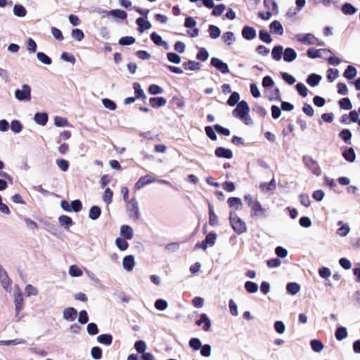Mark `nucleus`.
<instances>
[{
    "mask_svg": "<svg viewBox=\"0 0 360 360\" xmlns=\"http://www.w3.org/2000/svg\"><path fill=\"white\" fill-rule=\"evenodd\" d=\"M155 307L157 309L163 311L167 308L168 304L167 301L162 299H159L157 300L156 302H155Z\"/></svg>",
    "mask_w": 360,
    "mask_h": 360,
    "instance_id": "0e129e2a",
    "label": "nucleus"
},
{
    "mask_svg": "<svg viewBox=\"0 0 360 360\" xmlns=\"http://www.w3.org/2000/svg\"><path fill=\"white\" fill-rule=\"evenodd\" d=\"M229 221L233 231L238 234H242L247 231L245 222L238 216L234 211L229 213Z\"/></svg>",
    "mask_w": 360,
    "mask_h": 360,
    "instance_id": "7ed1b4c3",
    "label": "nucleus"
},
{
    "mask_svg": "<svg viewBox=\"0 0 360 360\" xmlns=\"http://www.w3.org/2000/svg\"><path fill=\"white\" fill-rule=\"evenodd\" d=\"M339 76V71L337 69L330 68L327 71V78L330 82H333Z\"/></svg>",
    "mask_w": 360,
    "mask_h": 360,
    "instance_id": "6e6d98bb",
    "label": "nucleus"
},
{
    "mask_svg": "<svg viewBox=\"0 0 360 360\" xmlns=\"http://www.w3.org/2000/svg\"><path fill=\"white\" fill-rule=\"evenodd\" d=\"M240 95L238 92H233L227 101V104L230 106H234L239 103Z\"/></svg>",
    "mask_w": 360,
    "mask_h": 360,
    "instance_id": "a18cd8bd",
    "label": "nucleus"
},
{
    "mask_svg": "<svg viewBox=\"0 0 360 360\" xmlns=\"http://www.w3.org/2000/svg\"><path fill=\"white\" fill-rule=\"evenodd\" d=\"M295 39L306 45H314L317 44L319 46L323 45V42L316 39L314 34L311 33L307 34H297L295 35Z\"/></svg>",
    "mask_w": 360,
    "mask_h": 360,
    "instance_id": "20e7f679",
    "label": "nucleus"
},
{
    "mask_svg": "<svg viewBox=\"0 0 360 360\" xmlns=\"http://www.w3.org/2000/svg\"><path fill=\"white\" fill-rule=\"evenodd\" d=\"M245 288L250 293H255L258 290V285L255 283L247 281L245 283Z\"/></svg>",
    "mask_w": 360,
    "mask_h": 360,
    "instance_id": "8fccbe9b",
    "label": "nucleus"
},
{
    "mask_svg": "<svg viewBox=\"0 0 360 360\" xmlns=\"http://www.w3.org/2000/svg\"><path fill=\"white\" fill-rule=\"evenodd\" d=\"M339 136L345 143H350L349 141L352 138V133L349 129H343L340 133Z\"/></svg>",
    "mask_w": 360,
    "mask_h": 360,
    "instance_id": "13d9d810",
    "label": "nucleus"
},
{
    "mask_svg": "<svg viewBox=\"0 0 360 360\" xmlns=\"http://www.w3.org/2000/svg\"><path fill=\"white\" fill-rule=\"evenodd\" d=\"M297 58V53L291 48H287L283 52V60L286 62H292Z\"/></svg>",
    "mask_w": 360,
    "mask_h": 360,
    "instance_id": "412c9836",
    "label": "nucleus"
},
{
    "mask_svg": "<svg viewBox=\"0 0 360 360\" xmlns=\"http://www.w3.org/2000/svg\"><path fill=\"white\" fill-rule=\"evenodd\" d=\"M322 77L321 75L316 74H311L307 80V82L309 85L311 86H317L321 82Z\"/></svg>",
    "mask_w": 360,
    "mask_h": 360,
    "instance_id": "c756f323",
    "label": "nucleus"
},
{
    "mask_svg": "<svg viewBox=\"0 0 360 360\" xmlns=\"http://www.w3.org/2000/svg\"><path fill=\"white\" fill-rule=\"evenodd\" d=\"M116 246L122 251H124L127 249L129 245L126 241L125 238H117L115 240Z\"/></svg>",
    "mask_w": 360,
    "mask_h": 360,
    "instance_id": "de8ad7c7",
    "label": "nucleus"
},
{
    "mask_svg": "<svg viewBox=\"0 0 360 360\" xmlns=\"http://www.w3.org/2000/svg\"><path fill=\"white\" fill-rule=\"evenodd\" d=\"M101 101L105 108L110 110H115L116 109V104L110 99L103 98Z\"/></svg>",
    "mask_w": 360,
    "mask_h": 360,
    "instance_id": "bf43d9fd",
    "label": "nucleus"
},
{
    "mask_svg": "<svg viewBox=\"0 0 360 360\" xmlns=\"http://www.w3.org/2000/svg\"><path fill=\"white\" fill-rule=\"evenodd\" d=\"M149 103L153 107L156 108L165 105L167 101L163 97H153L150 98Z\"/></svg>",
    "mask_w": 360,
    "mask_h": 360,
    "instance_id": "cd10ccee",
    "label": "nucleus"
},
{
    "mask_svg": "<svg viewBox=\"0 0 360 360\" xmlns=\"http://www.w3.org/2000/svg\"><path fill=\"white\" fill-rule=\"evenodd\" d=\"M274 330L278 334H283L285 331V326L284 323L281 321H276L274 325Z\"/></svg>",
    "mask_w": 360,
    "mask_h": 360,
    "instance_id": "5fc2aeb1",
    "label": "nucleus"
},
{
    "mask_svg": "<svg viewBox=\"0 0 360 360\" xmlns=\"http://www.w3.org/2000/svg\"><path fill=\"white\" fill-rule=\"evenodd\" d=\"M68 274L71 277H80L82 276L83 272L77 265L72 264L69 267Z\"/></svg>",
    "mask_w": 360,
    "mask_h": 360,
    "instance_id": "a878e982",
    "label": "nucleus"
},
{
    "mask_svg": "<svg viewBox=\"0 0 360 360\" xmlns=\"http://www.w3.org/2000/svg\"><path fill=\"white\" fill-rule=\"evenodd\" d=\"M148 92L152 95H157L162 94L163 92V89L157 84H151L148 88Z\"/></svg>",
    "mask_w": 360,
    "mask_h": 360,
    "instance_id": "e2e57ef3",
    "label": "nucleus"
},
{
    "mask_svg": "<svg viewBox=\"0 0 360 360\" xmlns=\"http://www.w3.org/2000/svg\"><path fill=\"white\" fill-rule=\"evenodd\" d=\"M110 15L112 17L118 18L120 19H125L127 18V13L124 11L120 10V9H115L110 11Z\"/></svg>",
    "mask_w": 360,
    "mask_h": 360,
    "instance_id": "864d4df0",
    "label": "nucleus"
},
{
    "mask_svg": "<svg viewBox=\"0 0 360 360\" xmlns=\"http://www.w3.org/2000/svg\"><path fill=\"white\" fill-rule=\"evenodd\" d=\"M14 304L16 316H18L23 307V297L20 289L15 288Z\"/></svg>",
    "mask_w": 360,
    "mask_h": 360,
    "instance_id": "0eeeda50",
    "label": "nucleus"
},
{
    "mask_svg": "<svg viewBox=\"0 0 360 360\" xmlns=\"http://www.w3.org/2000/svg\"><path fill=\"white\" fill-rule=\"evenodd\" d=\"M58 221L60 226H63L66 229H69V228L72 225L73 222L72 219L66 215H62L58 218Z\"/></svg>",
    "mask_w": 360,
    "mask_h": 360,
    "instance_id": "bb28decb",
    "label": "nucleus"
},
{
    "mask_svg": "<svg viewBox=\"0 0 360 360\" xmlns=\"http://www.w3.org/2000/svg\"><path fill=\"white\" fill-rule=\"evenodd\" d=\"M37 57L44 64L50 65L51 63V59L42 52L37 53Z\"/></svg>",
    "mask_w": 360,
    "mask_h": 360,
    "instance_id": "052dcab7",
    "label": "nucleus"
},
{
    "mask_svg": "<svg viewBox=\"0 0 360 360\" xmlns=\"http://www.w3.org/2000/svg\"><path fill=\"white\" fill-rule=\"evenodd\" d=\"M286 290L290 294L295 295L300 292V285L297 283H289L286 286Z\"/></svg>",
    "mask_w": 360,
    "mask_h": 360,
    "instance_id": "4c0bfd02",
    "label": "nucleus"
},
{
    "mask_svg": "<svg viewBox=\"0 0 360 360\" xmlns=\"http://www.w3.org/2000/svg\"><path fill=\"white\" fill-rule=\"evenodd\" d=\"M215 155L218 158L231 159L233 158V152L231 150L224 147H218L215 150Z\"/></svg>",
    "mask_w": 360,
    "mask_h": 360,
    "instance_id": "ddd939ff",
    "label": "nucleus"
},
{
    "mask_svg": "<svg viewBox=\"0 0 360 360\" xmlns=\"http://www.w3.org/2000/svg\"><path fill=\"white\" fill-rule=\"evenodd\" d=\"M136 41V39L133 37H123L120 39L119 44L123 46L126 45H131L134 44Z\"/></svg>",
    "mask_w": 360,
    "mask_h": 360,
    "instance_id": "4d7b16f0",
    "label": "nucleus"
},
{
    "mask_svg": "<svg viewBox=\"0 0 360 360\" xmlns=\"http://www.w3.org/2000/svg\"><path fill=\"white\" fill-rule=\"evenodd\" d=\"M101 209L98 206H93L91 207L89 213V217L92 220L97 219L101 215Z\"/></svg>",
    "mask_w": 360,
    "mask_h": 360,
    "instance_id": "a19ab883",
    "label": "nucleus"
},
{
    "mask_svg": "<svg viewBox=\"0 0 360 360\" xmlns=\"http://www.w3.org/2000/svg\"><path fill=\"white\" fill-rule=\"evenodd\" d=\"M249 112L250 108L248 103L242 101L237 104L236 108L233 110V115L240 119L245 124H249L252 122Z\"/></svg>",
    "mask_w": 360,
    "mask_h": 360,
    "instance_id": "f03ea898",
    "label": "nucleus"
},
{
    "mask_svg": "<svg viewBox=\"0 0 360 360\" xmlns=\"http://www.w3.org/2000/svg\"><path fill=\"white\" fill-rule=\"evenodd\" d=\"M310 346L314 352H320L323 350L324 345L321 340L315 339L310 342Z\"/></svg>",
    "mask_w": 360,
    "mask_h": 360,
    "instance_id": "e433bc0d",
    "label": "nucleus"
},
{
    "mask_svg": "<svg viewBox=\"0 0 360 360\" xmlns=\"http://www.w3.org/2000/svg\"><path fill=\"white\" fill-rule=\"evenodd\" d=\"M306 165L311 170V172L316 176L321 174V169L317 162L311 158L306 160Z\"/></svg>",
    "mask_w": 360,
    "mask_h": 360,
    "instance_id": "aec40b11",
    "label": "nucleus"
},
{
    "mask_svg": "<svg viewBox=\"0 0 360 360\" xmlns=\"http://www.w3.org/2000/svg\"><path fill=\"white\" fill-rule=\"evenodd\" d=\"M183 65L184 68L188 70H196L200 68V64L192 60L184 63Z\"/></svg>",
    "mask_w": 360,
    "mask_h": 360,
    "instance_id": "3c124183",
    "label": "nucleus"
},
{
    "mask_svg": "<svg viewBox=\"0 0 360 360\" xmlns=\"http://www.w3.org/2000/svg\"><path fill=\"white\" fill-rule=\"evenodd\" d=\"M31 89L27 84H23L21 89H18L15 91V96L18 101H30Z\"/></svg>",
    "mask_w": 360,
    "mask_h": 360,
    "instance_id": "423d86ee",
    "label": "nucleus"
},
{
    "mask_svg": "<svg viewBox=\"0 0 360 360\" xmlns=\"http://www.w3.org/2000/svg\"><path fill=\"white\" fill-rule=\"evenodd\" d=\"M34 122L41 126H44L48 121V115L45 112H37L34 117Z\"/></svg>",
    "mask_w": 360,
    "mask_h": 360,
    "instance_id": "5701e85b",
    "label": "nucleus"
},
{
    "mask_svg": "<svg viewBox=\"0 0 360 360\" xmlns=\"http://www.w3.org/2000/svg\"><path fill=\"white\" fill-rule=\"evenodd\" d=\"M335 338L338 340H342L347 336V330L345 327H340L335 331Z\"/></svg>",
    "mask_w": 360,
    "mask_h": 360,
    "instance_id": "79ce46f5",
    "label": "nucleus"
},
{
    "mask_svg": "<svg viewBox=\"0 0 360 360\" xmlns=\"http://www.w3.org/2000/svg\"><path fill=\"white\" fill-rule=\"evenodd\" d=\"M208 32L210 37L212 39H217L221 34L220 29L218 27L212 25H210Z\"/></svg>",
    "mask_w": 360,
    "mask_h": 360,
    "instance_id": "c03bdc74",
    "label": "nucleus"
},
{
    "mask_svg": "<svg viewBox=\"0 0 360 360\" xmlns=\"http://www.w3.org/2000/svg\"><path fill=\"white\" fill-rule=\"evenodd\" d=\"M136 24L139 26V31L141 33L151 27V23L143 18H139L136 20Z\"/></svg>",
    "mask_w": 360,
    "mask_h": 360,
    "instance_id": "4be33fe9",
    "label": "nucleus"
},
{
    "mask_svg": "<svg viewBox=\"0 0 360 360\" xmlns=\"http://www.w3.org/2000/svg\"><path fill=\"white\" fill-rule=\"evenodd\" d=\"M56 165L63 172H66L69 167L68 162L64 159L56 160Z\"/></svg>",
    "mask_w": 360,
    "mask_h": 360,
    "instance_id": "680f3d73",
    "label": "nucleus"
},
{
    "mask_svg": "<svg viewBox=\"0 0 360 360\" xmlns=\"http://www.w3.org/2000/svg\"><path fill=\"white\" fill-rule=\"evenodd\" d=\"M296 89L298 93L303 97H306L308 94V89L306 86L302 83H298L296 85Z\"/></svg>",
    "mask_w": 360,
    "mask_h": 360,
    "instance_id": "774afa93",
    "label": "nucleus"
},
{
    "mask_svg": "<svg viewBox=\"0 0 360 360\" xmlns=\"http://www.w3.org/2000/svg\"><path fill=\"white\" fill-rule=\"evenodd\" d=\"M120 235L127 240H131L134 236L133 229L128 225H123L120 228Z\"/></svg>",
    "mask_w": 360,
    "mask_h": 360,
    "instance_id": "6ab92c4d",
    "label": "nucleus"
},
{
    "mask_svg": "<svg viewBox=\"0 0 360 360\" xmlns=\"http://www.w3.org/2000/svg\"><path fill=\"white\" fill-rule=\"evenodd\" d=\"M58 151L61 155L66 154L69 150V145L65 142H62L60 140L58 141Z\"/></svg>",
    "mask_w": 360,
    "mask_h": 360,
    "instance_id": "603ef678",
    "label": "nucleus"
},
{
    "mask_svg": "<svg viewBox=\"0 0 360 360\" xmlns=\"http://www.w3.org/2000/svg\"><path fill=\"white\" fill-rule=\"evenodd\" d=\"M71 35L72 38H74L75 40L78 41H82L84 38V33L79 29L72 30Z\"/></svg>",
    "mask_w": 360,
    "mask_h": 360,
    "instance_id": "69168bd1",
    "label": "nucleus"
},
{
    "mask_svg": "<svg viewBox=\"0 0 360 360\" xmlns=\"http://www.w3.org/2000/svg\"><path fill=\"white\" fill-rule=\"evenodd\" d=\"M189 345L195 350H198L202 347V343L198 338H193L189 341Z\"/></svg>",
    "mask_w": 360,
    "mask_h": 360,
    "instance_id": "338daca9",
    "label": "nucleus"
},
{
    "mask_svg": "<svg viewBox=\"0 0 360 360\" xmlns=\"http://www.w3.org/2000/svg\"><path fill=\"white\" fill-rule=\"evenodd\" d=\"M77 311L73 307L65 308L63 311V317L65 321H73L77 316Z\"/></svg>",
    "mask_w": 360,
    "mask_h": 360,
    "instance_id": "2eb2a0df",
    "label": "nucleus"
},
{
    "mask_svg": "<svg viewBox=\"0 0 360 360\" xmlns=\"http://www.w3.org/2000/svg\"><path fill=\"white\" fill-rule=\"evenodd\" d=\"M13 14L15 16L23 18L27 15V10L23 6L15 4L13 7Z\"/></svg>",
    "mask_w": 360,
    "mask_h": 360,
    "instance_id": "7c9ffc66",
    "label": "nucleus"
},
{
    "mask_svg": "<svg viewBox=\"0 0 360 360\" xmlns=\"http://www.w3.org/2000/svg\"><path fill=\"white\" fill-rule=\"evenodd\" d=\"M97 340L99 343L110 345L112 342V337L110 334H102L97 337Z\"/></svg>",
    "mask_w": 360,
    "mask_h": 360,
    "instance_id": "2f4dec72",
    "label": "nucleus"
},
{
    "mask_svg": "<svg viewBox=\"0 0 360 360\" xmlns=\"http://www.w3.org/2000/svg\"><path fill=\"white\" fill-rule=\"evenodd\" d=\"M338 224L341 225V226L337 230V234L341 237L347 236L350 231L349 226L342 221H339Z\"/></svg>",
    "mask_w": 360,
    "mask_h": 360,
    "instance_id": "b1692460",
    "label": "nucleus"
},
{
    "mask_svg": "<svg viewBox=\"0 0 360 360\" xmlns=\"http://www.w3.org/2000/svg\"><path fill=\"white\" fill-rule=\"evenodd\" d=\"M209 223L212 226H215L218 224V217L211 205H209Z\"/></svg>",
    "mask_w": 360,
    "mask_h": 360,
    "instance_id": "c85d7f7f",
    "label": "nucleus"
},
{
    "mask_svg": "<svg viewBox=\"0 0 360 360\" xmlns=\"http://www.w3.org/2000/svg\"><path fill=\"white\" fill-rule=\"evenodd\" d=\"M25 292L27 297L37 296L39 293L37 288L31 284H27L25 287Z\"/></svg>",
    "mask_w": 360,
    "mask_h": 360,
    "instance_id": "ea45409f",
    "label": "nucleus"
},
{
    "mask_svg": "<svg viewBox=\"0 0 360 360\" xmlns=\"http://www.w3.org/2000/svg\"><path fill=\"white\" fill-rule=\"evenodd\" d=\"M155 181V178L151 175H146L143 176H141L137 182L135 184V188L136 190L141 189L143 186L146 185H148L149 184H151Z\"/></svg>",
    "mask_w": 360,
    "mask_h": 360,
    "instance_id": "9b49d317",
    "label": "nucleus"
},
{
    "mask_svg": "<svg viewBox=\"0 0 360 360\" xmlns=\"http://www.w3.org/2000/svg\"><path fill=\"white\" fill-rule=\"evenodd\" d=\"M53 121L54 124L58 127H68L70 125L68 120L62 117L56 116L54 117Z\"/></svg>",
    "mask_w": 360,
    "mask_h": 360,
    "instance_id": "37998d69",
    "label": "nucleus"
},
{
    "mask_svg": "<svg viewBox=\"0 0 360 360\" xmlns=\"http://www.w3.org/2000/svg\"><path fill=\"white\" fill-rule=\"evenodd\" d=\"M217 239V235L213 233H209L205 239L202 241L201 243H198L195 245V248H202L204 250H207V246H213L215 244V241Z\"/></svg>",
    "mask_w": 360,
    "mask_h": 360,
    "instance_id": "6e6552de",
    "label": "nucleus"
},
{
    "mask_svg": "<svg viewBox=\"0 0 360 360\" xmlns=\"http://www.w3.org/2000/svg\"><path fill=\"white\" fill-rule=\"evenodd\" d=\"M259 39L264 42L269 44L272 41V38L271 35L267 31L264 30H262L259 31Z\"/></svg>",
    "mask_w": 360,
    "mask_h": 360,
    "instance_id": "09e8293b",
    "label": "nucleus"
},
{
    "mask_svg": "<svg viewBox=\"0 0 360 360\" xmlns=\"http://www.w3.org/2000/svg\"><path fill=\"white\" fill-rule=\"evenodd\" d=\"M112 195H113V192L112 191V190L109 188H107L105 190V191L103 194V196H102L103 202L107 205H108L109 204H110L112 202Z\"/></svg>",
    "mask_w": 360,
    "mask_h": 360,
    "instance_id": "58836bf2",
    "label": "nucleus"
},
{
    "mask_svg": "<svg viewBox=\"0 0 360 360\" xmlns=\"http://www.w3.org/2000/svg\"><path fill=\"white\" fill-rule=\"evenodd\" d=\"M270 32L274 34L282 35L284 29L282 24L278 20H274L269 25Z\"/></svg>",
    "mask_w": 360,
    "mask_h": 360,
    "instance_id": "4468645a",
    "label": "nucleus"
},
{
    "mask_svg": "<svg viewBox=\"0 0 360 360\" xmlns=\"http://www.w3.org/2000/svg\"><path fill=\"white\" fill-rule=\"evenodd\" d=\"M242 36L247 40H252L256 37V30L252 27L245 26L242 30Z\"/></svg>",
    "mask_w": 360,
    "mask_h": 360,
    "instance_id": "a211bd4d",
    "label": "nucleus"
},
{
    "mask_svg": "<svg viewBox=\"0 0 360 360\" xmlns=\"http://www.w3.org/2000/svg\"><path fill=\"white\" fill-rule=\"evenodd\" d=\"M126 203L127 211L130 218L137 220L140 217L138 202L136 198H132Z\"/></svg>",
    "mask_w": 360,
    "mask_h": 360,
    "instance_id": "39448f33",
    "label": "nucleus"
},
{
    "mask_svg": "<svg viewBox=\"0 0 360 360\" xmlns=\"http://www.w3.org/2000/svg\"><path fill=\"white\" fill-rule=\"evenodd\" d=\"M0 281L1 283L2 287L7 291L11 290V280L8 278L6 273L2 270L0 269Z\"/></svg>",
    "mask_w": 360,
    "mask_h": 360,
    "instance_id": "f3484780",
    "label": "nucleus"
},
{
    "mask_svg": "<svg viewBox=\"0 0 360 360\" xmlns=\"http://www.w3.org/2000/svg\"><path fill=\"white\" fill-rule=\"evenodd\" d=\"M342 11L346 15H352L356 12V9L349 3H346L343 5Z\"/></svg>",
    "mask_w": 360,
    "mask_h": 360,
    "instance_id": "49530a36",
    "label": "nucleus"
},
{
    "mask_svg": "<svg viewBox=\"0 0 360 360\" xmlns=\"http://www.w3.org/2000/svg\"><path fill=\"white\" fill-rule=\"evenodd\" d=\"M244 200L250 208V217L251 219L257 220L268 217L267 210L262 206L259 201L255 199L252 195L250 194L245 195Z\"/></svg>",
    "mask_w": 360,
    "mask_h": 360,
    "instance_id": "f257e3e1",
    "label": "nucleus"
},
{
    "mask_svg": "<svg viewBox=\"0 0 360 360\" xmlns=\"http://www.w3.org/2000/svg\"><path fill=\"white\" fill-rule=\"evenodd\" d=\"M357 71L353 65H349L344 72V77L348 79H352L356 76Z\"/></svg>",
    "mask_w": 360,
    "mask_h": 360,
    "instance_id": "72a5a7b5",
    "label": "nucleus"
},
{
    "mask_svg": "<svg viewBox=\"0 0 360 360\" xmlns=\"http://www.w3.org/2000/svg\"><path fill=\"white\" fill-rule=\"evenodd\" d=\"M227 203L231 207L234 208L236 210H240L242 206V200L239 198H229L227 200Z\"/></svg>",
    "mask_w": 360,
    "mask_h": 360,
    "instance_id": "393cba45",
    "label": "nucleus"
},
{
    "mask_svg": "<svg viewBox=\"0 0 360 360\" xmlns=\"http://www.w3.org/2000/svg\"><path fill=\"white\" fill-rule=\"evenodd\" d=\"M211 65L223 74H227L229 72L228 65L219 58H212L211 59Z\"/></svg>",
    "mask_w": 360,
    "mask_h": 360,
    "instance_id": "1a4fd4ad",
    "label": "nucleus"
},
{
    "mask_svg": "<svg viewBox=\"0 0 360 360\" xmlns=\"http://www.w3.org/2000/svg\"><path fill=\"white\" fill-rule=\"evenodd\" d=\"M25 344V340L23 339H15V340H0V345L4 346H14L18 345H24Z\"/></svg>",
    "mask_w": 360,
    "mask_h": 360,
    "instance_id": "f704fd0d",
    "label": "nucleus"
},
{
    "mask_svg": "<svg viewBox=\"0 0 360 360\" xmlns=\"http://www.w3.org/2000/svg\"><path fill=\"white\" fill-rule=\"evenodd\" d=\"M342 155L347 161L350 162H353L356 159V154L352 148L345 150L343 152Z\"/></svg>",
    "mask_w": 360,
    "mask_h": 360,
    "instance_id": "473e14b6",
    "label": "nucleus"
},
{
    "mask_svg": "<svg viewBox=\"0 0 360 360\" xmlns=\"http://www.w3.org/2000/svg\"><path fill=\"white\" fill-rule=\"evenodd\" d=\"M283 46H274V49H272V52H271L273 58L276 61L280 60L281 59L282 54L283 53Z\"/></svg>",
    "mask_w": 360,
    "mask_h": 360,
    "instance_id": "c9c22d12",
    "label": "nucleus"
},
{
    "mask_svg": "<svg viewBox=\"0 0 360 360\" xmlns=\"http://www.w3.org/2000/svg\"><path fill=\"white\" fill-rule=\"evenodd\" d=\"M136 262L133 255L124 257L122 259L123 269L127 271H132L135 267Z\"/></svg>",
    "mask_w": 360,
    "mask_h": 360,
    "instance_id": "9d476101",
    "label": "nucleus"
},
{
    "mask_svg": "<svg viewBox=\"0 0 360 360\" xmlns=\"http://www.w3.org/2000/svg\"><path fill=\"white\" fill-rule=\"evenodd\" d=\"M327 53H330V51L326 49H309L307 50V56L311 58H322Z\"/></svg>",
    "mask_w": 360,
    "mask_h": 360,
    "instance_id": "f8f14e48",
    "label": "nucleus"
},
{
    "mask_svg": "<svg viewBox=\"0 0 360 360\" xmlns=\"http://www.w3.org/2000/svg\"><path fill=\"white\" fill-rule=\"evenodd\" d=\"M197 326H200L203 323L202 329L205 331H208L211 327V321L205 314L200 315V319L195 322Z\"/></svg>",
    "mask_w": 360,
    "mask_h": 360,
    "instance_id": "dca6fc26",
    "label": "nucleus"
}]
</instances>
